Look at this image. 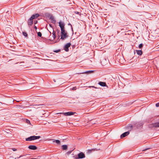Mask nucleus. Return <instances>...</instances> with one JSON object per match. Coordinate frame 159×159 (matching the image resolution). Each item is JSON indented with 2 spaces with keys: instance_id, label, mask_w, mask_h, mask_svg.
I'll return each mask as SVG.
<instances>
[{
  "instance_id": "f257e3e1",
  "label": "nucleus",
  "mask_w": 159,
  "mask_h": 159,
  "mask_svg": "<svg viewBox=\"0 0 159 159\" xmlns=\"http://www.w3.org/2000/svg\"><path fill=\"white\" fill-rule=\"evenodd\" d=\"M40 138V136H30L26 139L27 141H31L39 139Z\"/></svg>"
},
{
  "instance_id": "f03ea898",
  "label": "nucleus",
  "mask_w": 159,
  "mask_h": 159,
  "mask_svg": "<svg viewBox=\"0 0 159 159\" xmlns=\"http://www.w3.org/2000/svg\"><path fill=\"white\" fill-rule=\"evenodd\" d=\"M85 157L84 154L83 152H80L77 156L74 157L75 159H82L85 158Z\"/></svg>"
},
{
  "instance_id": "7ed1b4c3",
  "label": "nucleus",
  "mask_w": 159,
  "mask_h": 159,
  "mask_svg": "<svg viewBox=\"0 0 159 159\" xmlns=\"http://www.w3.org/2000/svg\"><path fill=\"white\" fill-rule=\"evenodd\" d=\"M61 39H64L67 37V33L65 30L61 31Z\"/></svg>"
},
{
  "instance_id": "20e7f679",
  "label": "nucleus",
  "mask_w": 159,
  "mask_h": 159,
  "mask_svg": "<svg viewBox=\"0 0 159 159\" xmlns=\"http://www.w3.org/2000/svg\"><path fill=\"white\" fill-rule=\"evenodd\" d=\"M75 113V112L70 111L66 112H62V113H60L58 114H63L65 116H70L73 115Z\"/></svg>"
},
{
  "instance_id": "39448f33",
  "label": "nucleus",
  "mask_w": 159,
  "mask_h": 159,
  "mask_svg": "<svg viewBox=\"0 0 159 159\" xmlns=\"http://www.w3.org/2000/svg\"><path fill=\"white\" fill-rule=\"evenodd\" d=\"M149 127L151 128L159 127V122L151 124L149 125Z\"/></svg>"
},
{
  "instance_id": "423d86ee",
  "label": "nucleus",
  "mask_w": 159,
  "mask_h": 159,
  "mask_svg": "<svg viewBox=\"0 0 159 159\" xmlns=\"http://www.w3.org/2000/svg\"><path fill=\"white\" fill-rule=\"evenodd\" d=\"M59 25L61 28V31L64 30V26L65 25L63 23L61 22H60L59 23Z\"/></svg>"
},
{
  "instance_id": "0eeeda50",
  "label": "nucleus",
  "mask_w": 159,
  "mask_h": 159,
  "mask_svg": "<svg viewBox=\"0 0 159 159\" xmlns=\"http://www.w3.org/2000/svg\"><path fill=\"white\" fill-rule=\"evenodd\" d=\"M71 44L70 43H67L64 47V50L66 52L69 51L68 48L70 46Z\"/></svg>"
},
{
  "instance_id": "6e6552de",
  "label": "nucleus",
  "mask_w": 159,
  "mask_h": 159,
  "mask_svg": "<svg viewBox=\"0 0 159 159\" xmlns=\"http://www.w3.org/2000/svg\"><path fill=\"white\" fill-rule=\"evenodd\" d=\"M39 16V15L38 13H36L35 14L31 16L30 18L33 20V19H36Z\"/></svg>"
},
{
  "instance_id": "1a4fd4ad",
  "label": "nucleus",
  "mask_w": 159,
  "mask_h": 159,
  "mask_svg": "<svg viewBox=\"0 0 159 159\" xmlns=\"http://www.w3.org/2000/svg\"><path fill=\"white\" fill-rule=\"evenodd\" d=\"M129 131H127L125 132L123 134H122L120 136V138H122L123 137H124L126 136L129 135Z\"/></svg>"
},
{
  "instance_id": "9d476101",
  "label": "nucleus",
  "mask_w": 159,
  "mask_h": 159,
  "mask_svg": "<svg viewBox=\"0 0 159 159\" xmlns=\"http://www.w3.org/2000/svg\"><path fill=\"white\" fill-rule=\"evenodd\" d=\"M28 148L31 150H35L37 149V147L34 145H30L28 147Z\"/></svg>"
},
{
  "instance_id": "9b49d317",
  "label": "nucleus",
  "mask_w": 159,
  "mask_h": 159,
  "mask_svg": "<svg viewBox=\"0 0 159 159\" xmlns=\"http://www.w3.org/2000/svg\"><path fill=\"white\" fill-rule=\"evenodd\" d=\"M33 24V20L31 19L30 18L29 19L28 21V24L29 25H31Z\"/></svg>"
},
{
  "instance_id": "f8f14e48",
  "label": "nucleus",
  "mask_w": 159,
  "mask_h": 159,
  "mask_svg": "<svg viewBox=\"0 0 159 159\" xmlns=\"http://www.w3.org/2000/svg\"><path fill=\"white\" fill-rule=\"evenodd\" d=\"M98 84L100 85L103 87L106 86V83L104 82H99Z\"/></svg>"
},
{
  "instance_id": "ddd939ff",
  "label": "nucleus",
  "mask_w": 159,
  "mask_h": 159,
  "mask_svg": "<svg viewBox=\"0 0 159 159\" xmlns=\"http://www.w3.org/2000/svg\"><path fill=\"white\" fill-rule=\"evenodd\" d=\"M62 149L63 150H66L68 148V146L66 145H63L62 146Z\"/></svg>"
},
{
  "instance_id": "4468645a",
  "label": "nucleus",
  "mask_w": 159,
  "mask_h": 159,
  "mask_svg": "<svg viewBox=\"0 0 159 159\" xmlns=\"http://www.w3.org/2000/svg\"><path fill=\"white\" fill-rule=\"evenodd\" d=\"M132 127H133L132 125H131L130 124V125H129L128 126H127L126 127V128H127L131 130L132 129Z\"/></svg>"
},
{
  "instance_id": "2eb2a0df",
  "label": "nucleus",
  "mask_w": 159,
  "mask_h": 159,
  "mask_svg": "<svg viewBox=\"0 0 159 159\" xmlns=\"http://www.w3.org/2000/svg\"><path fill=\"white\" fill-rule=\"evenodd\" d=\"M137 54L139 55H141L142 54V52L141 50H136Z\"/></svg>"
},
{
  "instance_id": "dca6fc26",
  "label": "nucleus",
  "mask_w": 159,
  "mask_h": 159,
  "mask_svg": "<svg viewBox=\"0 0 159 159\" xmlns=\"http://www.w3.org/2000/svg\"><path fill=\"white\" fill-rule=\"evenodd\" d=\"M53 142H55L57 144H60V141L59 140H56L53 141Z\"/></svg>"
},
{
  "instance_id": "f3484780",
  "label": "nucleus",
  "mask_w": 159,
  "mask_h": 159,
  "mask_svg": "<svg viewBox=\"0 0 159 159\" xmlns=\"http://www.w3.org/2000/svg\"><path fill=\"white\" fill-rule=\"evenodd\" d=\"M52 34L54 39H55L56 37V36L55 35V32L54 31H53Z\"/></svg>"
},
{
  "instance_id": "a211bd4d",
  "label": "nucleus",
  "mask_w": 159,
  "mask_h": 159,
  "mask_svg": "<svg viewBox=\"0 0 159 159\" xmlns=\"http://www.w3.org/2000/svg\"><path fill=\"white\" fill-rule=\"evenodd\" d=\"M71 151H69L67 152L66 153V154L67 156H69V155L71 153Z\"/></svg>"
},
{
  "instance_id": "6ab92c4d",
  "label": "nucleus",
  "mask_w": 159,
  "mask_h": 159,
  "mask_svg": "<svg viewBox=\"0 0 159 159\" xmlns=\"http://www.w3.org/2000/svg\"><path fill=\"white\" fill-rule=\"evenodd\" d=\"M39 106H40L39 105H34V108H39Z\"/></svg>"
},
{
  "instance_id": "aec40b11",
  "label": "nucleus",
  "mask_w": 159,
  "mask_h": 159,
  "mask_svg": "<svg viewBox=\"0 0 159 159\" xmlns=\"http://www.w3.org/2000/svg\"><path fill=\"white\" fill-rule=\"evenodd\" d=\"M23 35L25 37H26L27 36V34L25 32H23Z\"/></svg>"
},
{
  "instance_id": "412c9836",
  "label": "nucleus",
  "mask_w": 159,
  "mask_h": 159,
  "mask_svg": "<svg viewBox=\"0 0 159 159\" xmlns=\"http://www.w3.org/2000/svg\"><path fill=\"white\" fill-rule=\"evenodd\" d=\"M38 35L39 36V37H41V36H42V34L41 33V32H39L38 33Z\"/></svg>"
},
{
  "instance_id": "4be33fe9",
  "label": "nucleus",
  "mask_w": 159,
  "mask_h": 159,
  "mask_svg": "<svg viewBox=\"0 0 159 159\" xmlns=\"http://www.w3.org/2000/svg\"><path fill=\"white\" fill-rule=\"evenodd\" d=\"M93 71L91 70V71H87L86 72V73H91L93 72Z\"/></svg>"
},
{
  "instance_id": "5701e85b",
  "label": "nucleus",
  "mask_w": 159,
  "mask_h": 159,
  "mask_svg": "<svg viewBox=\"0 0 159 159\" xmlns=\"http://www.w3.org/2000/svg\"><path fill=\"white\" fill-rule=\"evenodd\" d=\"M26 122L27 123L29 124H30V121L29 120H26Z\"/></svg>"
},
{
  "instance_id": "b1692460",
  "label": "nucleus",
  "mask_w": 159,
  "mask_h": 159,
  "mask_svg": "<svg viewBox=\"0 0 159 159\" xmlns=\"http://www.w3.org/2000/svg\"><path fill=\"white\" fill-rule=\"evenodd\" d=\"M142 47H143V44H139V48H141Z\"/></svg>"
},
{
  "instance_id": "393cba45",
  "label": "nucleus",
  "mask_w": 159,
  "mask_h": 159,
  "mask_svg": "<svg viewBox=\"0 0 159 159\" xmlns=\"http://www.w3.org/2000/svg\"><path fill=\"white\" fill-rule=\"evenodd\" d=\"M76 87H74L72 88V90H76Z\"/></svg>"
},
{
  "instance_id": "a878e982",
  "label": "nucleus",
  "mask_w": 159,
  "mask_h": 159,
  "mask_svg": "<svg viewBox=\"0 0 159 159\" xmlns=\"http://www.w3.org/2000/svg\"><path fill=\"white\" fill-rule=\"evenodd\" d=\"M156 106L157 107H159V103H156Z\"/></svg>"
},
{
  "instance_id": "bb28decb",
  "label": "nucleus",
  "mask_w": 159,
  "mask_h": 159,
  "mask_svg": "<svg viewBox=\"0 0 159 159\" xmlns=\"http://www.w3.org/2000/svg\"><path fill=\"white\" fill-rule=\"evenodd\" d=\"M12 150L14 151H17V149L16 148H12Z\"/></svg>"
},
{
  "instance_id": "cd10ccee",
  "label": "nucleus",
  "mask_w": 159,
  "mask_h": 159,
  "mask_svg": "<svg viewBox=\"0 0 159 159\" xmlns=\"http://www.w3.org/2000/svg\"><path fill=\"white\" fill-rule=\"evenodd\" d=\"M60 51L59 50H55V51H54V52H58L59 51Z\"/></svg>"
},
{
  "instance_id": "c85d7f7f",
  "label": "nucleus",
  "mask_w": 159,
  "mask_h": 159,
  "mask_svg": "<svg viewBox=\"0 0 159 159\" xmlns=\"http://www.w3.org/2000/svg\"><path fill=\"white\" fill-rule=\"evenodd\" d=\"M75 13L76 14H79V12H78V11H77V12H75Z\"/></svg>"
},
{
  "instance_id": "c756f323",
  "label": "nucleus",
  "mask_w": 159,
  "mask_h": 159,
  "mask_svg": "<svg viewBox=\"0 0 159 159\" xmlns=\"http://www.w3.org/2000/svg\"><path fill=\"white\" fill-rule=\"evenodd\" d=\"M37 22V21H35L34 22V24H36Z\"/></svg>"
},
{
  "instance_id": "7c9ffc66",
  "label": "nucleus",
  "mask_w": 159,
  "mask_h": 159,
  "mask_svg": "<svg viewBox=\"0 0 159 159\" xmlns=\"http://www.w3.org/2000/svg\"><path fill=\"white\" fill-rule=\"evenodd\" d=\"M34 28L36 29V30H37V28L36 27V26H34Z\"/></svg>"
},
{
  "instance_id": "2f4dec72",
  "label": "nucleus",
  "mask_w": 159,
  "mask_h": 159,
  "mask_svg": "<svg viewBox=\"0 0 159 159\" xmlns=\"http://www.w3.org/2000/svg\"><path fill=\"white\" fill-rule=\"evenodd\" d=\"M92 87H94V88H96L95 87H94V86H92Z\"/></svg>"
},
{
  "instance_id": "473e14b6",
  "label": "nucleus",
  "mask_w": 159,
  "mask_h": 159,
  "mask_svg": "<svg viewBox=\"0 0 159 159\" xmlns=\"http://www.w3.org/2000/svg\"><path fill=\"white\" fill-rule=\"evenodd\" d=\"M22 157V156H20V157Z\"/></svg>"
}]
</instances>
